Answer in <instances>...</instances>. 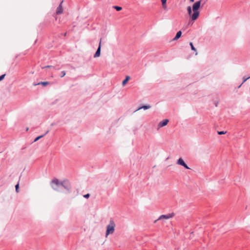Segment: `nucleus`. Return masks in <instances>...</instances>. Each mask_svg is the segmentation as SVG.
Masks as SVG:
<instances>
[{"mask_svg":"<svg viewBox=\"0 0 250 250\" xmlns=\"http://www.w3.org/2000/svg\"><path fill=\"white\" fill-rule=\"evenodd\" d=\"M66 74V73L64 71H62L61 72V77H63Z\"/></svg>","mask_w":250,"mask_h":250,"instance_id":"nucleus-21","label":"nucleus"},{"mask_svg":"<svg viewBox=\"0 0 250 250\" xmlns=\"http://www.w3.org/2000/svg\"><path fill=\"white\" fill-rule=\"evenodd\" d=\"M66 33H65V34H64V36H66Z\"/></svg>","mask_w":250,"mask_h":250,"instance_id":"nucleus-29","label":"nucleus"},{"mask_svg":"<svg viewBox=\"0 0 250 250\" xmlns=\"http://www.w3.org/2000/svg\"><path fill=\"white\" fill-rule=\"evenodd\" d=\"M15 189H16V191L17 193H19V184L18 183L16 186H15Z\"/></svg>","mask_w":250,"mask_h":250,"instance_id":"nucleus-18","label":"nucleus"},{"mask_svg":"<svg viewBox=\"0 0 250 250\" xmlns=\"http://www.w3.org/2000/svg\"><path fill=\"white\" fill-rule=\"evenodd\" d=\"M163 7L164 9H166L167 8V4L165 3V4H162Z\"/></svg>","mask_w":250,"mask_h":250,"instance_id":"nucleus-27","label":"nucleus"},{"mask_svg":"<svg viewBox=\"0 0 250 250\" xmlns=\"http://www.w3.org/2000/svg\"><path fill=\"white\" fill-rule=\"evenodd\" d=\"M113 8L116 9L117 11H120L122 9V8L121 7L118 6H113Z\"/></svg>","mask_w":250,"mask_h":250,"instance_id":"nucleus-16","label":"nucleus"},{"mask_svg":"<svg viewBox=\"0 0 250 250\" xmlns=\"http://www.w3.org/2000/svg\"><path fill=\"white\" fill-rule=\"evenodd\" d=\"M201 0H199L196 1L195 3L193 4L192 5V10L193 13L191 15V20L192 21H195L199 16L200 12L198 11L200 5H201Z\"/></svg>","mask_w":250,"mask_h":250,"instance_id":"nucleus-1","label":"nucleus"},{"mask_svg":"<svg viewBox=\"0 0 250 250\" xmlns=\"http://www.w3.org/2000/svg\"><path fill=\"white\" fill-rule=\"evenodd\" d=\"M101 40L100 42L99 46L97 48L96 52H95L94 57L96 58L100 56L101 54Z\"/></svg>","mask_w":250,"mask_h":250,"instance_id":"nucleus-7","label":"nucleus"},{"mask_svg":"<svg viewBox=\"0 0 250 250\" xmlns=\"http://www.w3.org/2000/svg\"><path fill=\"white\" fill-rule=\"evenodd\" d=\"M177 164L182 166L186 169H190V168L188 166V165L185 163L183 159L181 158H179L177 162Z\"/></svg>","mask_w":250,"mask_h":250,"instance_id":"nucleus-6","label":"nucleus"},{"mask_svg":"<svg viewBox=\"0 0 250 250\" xmlns=\"http://www.w3.org/2000/svg\"><path fill=\"white\" fill-rule=\"evenodd\" d=\"M169 121L168 119H165L163 121H161L159 124H158V127H162L164 126H166L167 123H168Z\"/></svg>","mask_w":250,"mask_h":250,"instance_id":"nucleus-9","label":"nucleus"},{"mask_svg":"<svg viewBox=\"0 0 250 250\" xmlns=\"http://www.w3.org/2000/svg\"><path fill=\"white\" fill-rule=\"evenodd\" d=\"M130 78V77L129 76H126L125 77V79L122 82V85L123 86L125 85L126 84V83L128 82V81H129Z\"/></svg>","mask_w":250,"mask_h":250,"instance_id":"nucleus-12","label":"nucleus"},{"mask_svg":"<svg viewBox=\"0 0 250 250\" xmlns=\"http://www.w3.org/2000/svg\"><path fill=\"white\" fill-rule=\"evenodd\" d=\"M115 224L113 219H110L109 224L106 227V236L110 234H113L115 230Z\"/></svg>","mask_w":250,"mask_h":250,"instance_id":"nucleus-2","label":"nucleus"},{"mask_svg":"<svg viewBox=\"0 0 250 250\" xmlns=\"http://www.w3.org/2000/svg\"><path fill=\"white\" fill-rule=\"evenodd\" d=\"M51 186L54 190L59 191L60 188L62 187V182H60L58 179L55 178L51 181Z\"/></svg>","mask_w":250,"mask_h":250,"instance_id":"nucleus-3","label":"nucleus"},{"mask_svg":"<svg viewBox=\"0 0 250 250\" xmlns=\"http://www.w3.org/2000/svg\"><path fill=\"white\" fill-rule=\"evenodd\" d=\"M190 1L191 2H194V0H190Z\"/></svg>","mask_w":250,"mask_h":250,"instance_id":"nucleus-28","label":"nucleus"},{"mask_svg":"<svg viewBox=\"0 0 250 250\" xmlns=\"http://www.w3.org/2000/svg\"><path fill=\"white\" fill-rule=\"evenodd\" d=\"M187 11H188V14L191 17V15H192V14L191 8L190 6H189L188 7Z\"/></svg>","mask_w":250,"mask_h":250,"instance_id":"nucleus-15","label":"nucleus"},{"mask_svg":"<svg viewBox=\"0 0 250 250\" xmlns=\"http://www.w3.org/2000/svg\"><path fill=\"white\" fill-rule=\"evenodd\" d=\"M43 68H52L55 69V66H52V65H47V66L43 67Z\"/></svg>","mask_w":250,"mask_h":250,"instance_id":"nucleus-22","label":"nucleus"},{"mask_svg":"<svg viewBox=\"0 0 250 250\" xmlns=\"http://www.w3.org/2000/svg\"><path fill=\"white\" fill-rule=\"evenodd\" d=\"M189 45L191 47V49L192 50L194 51H196V48L194 47L193 45V43L192 42H190L189 43Z\"/></svg>","mask_w":250,"mask_h":250,"instance_id":"nucleus-17","label":"nucleus"},{"mask_svg":"<svg viewBox=\"0 0 250 250\" xmlns=\"http://www.w3.org/2000/svg\"><path fill=\"white\" fill-rule=\"evenodd\" d=\"M63 2V1H62L60 4H59V6L56 9V14L57 15H60L62 14L63 12V9L62 7V3Z\"/></svg>","mask_w":250,"mask_h":250,"instance_id":"nucleus-8","label":"nucleus"},{"mask_svg":"<svg viewBox=\"0 0 250 250\" xmlns=\"http://www.w3.org/2000/svg\"><path fill=\"white\" fill-rule=\"evenodd\" d=\"M167 0H161V2H162V4H165V3H167Z\"/></svg>","mask_w":250,"mask_h":250,"instance_id":"nucleus-26","label":"nucleus"},{"mask_svg":"<svg viewBox=\"0 0 250 250\" xmlns=\"http://www.w3.org/2000/svg\"><path fill=\"white\" fill-rule=\"evenodd\" d=\"M151 107V106L149 105H143L140 107H139L137 109L135 110V111H137L141 109H144V110H146L148 109H149Z\"/></svg>","mask_w":250,"mask_h":250,"instance_id":"nucleus-10","label":"nucleus"},{"mask_svg":"<svg viewBox=\"0 0 250 250\" xmlns=\"http://www.w3.org/2000/svg\"><path fill=\"white\" fill-rule=\"evenodd\" d=\"M226 132H227L226 131H217V133L219 135L225 134L226 133Z\"/></svg>","mask_w":250,"mask_h":250,"instance_id":"nucleus-19","label":"nucleus"},{"mask_svg":"<svg viewBox=\"0 0 250 250\" xmlns=\"http://www.w3.org/2000/svg\"><path fill=\"white\" fill-rule=\"evenodd\" d=\"M48 84H49V83L48 82H42L39 83H34V85H39V84H42L43 86H46V85H48Z\"/></svg>","mask_w":250,"mask_h":250,"instance_id":"nucleus-13","label":"nucleus"},{"mask_svg":"<svg viewBox=\"0 0 250 250\" xmlns=\"http://www.w3.org/2000/svg\"><path fill=\"white\" fill-rule=\"evenodd\" d=\"M5 76V74L2 75L0 76V81H2Z\"/></svg>","mask_w":250,"mask_h":250,"instance_id":"nucleus-24","label":"nucleus"},{"mask_svg":"<svg viewBox=\"0 0 250 250\" xmlns=\"http://www.w3.org/2000/svg\"><path fill=\"white\" fill-rule=\"evenodd\" d=\"M90 196V194L89 193H87L86 194H85L83 195V197L85 198H88Z\"/></svg>","mask_w":250,"mask_h":250,"instance_id":"nucleus-25","label":"nucleus"},{"mask_svg":"<svg viewBox=\"0 0 250 250\" xmlns=\"http://www.w3.org/2000/svg\"><path fill=\"white\" fill-rule=\"evenodd\" d=\"M174 215H175V214L173 212L171 213H168L167 214L162 215L159 217V218L157 220H161L163 219H168L172 218L174 216Z\"/></svg>","mask_w":250,"mask_h":250,"instance_id":"nucleus-5","label":"nucleus"},{"mask_svg":"<svg viewBox=\"0 0 250 250\" xmlns=\"http://www.w3.org/2000/svg\"><path fill=\"white\" fill-rule=\"evenodd\" d=\"M218 103H219L218 101H216V100H215V101H214L213 102V104H214L215 105V106L216 107H217V106H218Z\"/></svg>","mask_w":250,"mask_h":250,"instance_id":"nucleus-23","label":"nucleus"},{"mask_svg":"<svg viewBox=\"0 0 250 250\" xmlns=\"http://www.w3.org/2000/svg\"><path fill=\"white\" fill-rule=\"evenodd\" d=\"M62 187H63L69 192H70L71 185L70 183L67 180H63V181H62Z\"/></svg>","mask_w":250,"mask_h":250,"instance_id":"nucleus-4","label":"nucleus"},{"mask_svg":"<svg viewBox=\"0 0 250 250\" xmlns=\"http://www.w3.org/2000/svg\"><path fill=\"white\" fill-rule=\"evenodd\" d=\"M250 78V76H249L248 77H246V76H244L243 78V83L242 84H243L244 83H245L247 80H248Z\"/></svg>","mask_w":250,"mask_h":250,"instance_id":"nucleus-20","label":"nucleus"},{"mask_svg":"<svg viewBox=\"0 0 250 250\" xmlns=\"http://www.w3.org/2000/svg\"><path fill=\"white\" fill-rule=\"evenodd\" d=\"M48 131H46V132L43 134V135H40L37 137H36L34 140L33 141H32V143H34V142H35L36 141H37L38 140H39L40 139H41V138L43 137L45 135H46L47 133H48Z\"/></svg>","mask_w":250,"mask_h":250,"instance_id":"nucleus-14","label":"nucleus"},{"mask_svg":"<svg viewBox=\"0 0 250 250\" xmlns=\"http://www.w3.org/2000/svg\"><path fill=\"white\" fill-rule=\"evenodd\" d=\"M181 35H182V32H181V31H179L176 33V36L173 38V41L177 40L178 39H179L181 37Z\"/></svg>","mask_w":250,"mask_h":250,"instance_id":"nucleus-11","label":"nucleus"}]
</instances>
